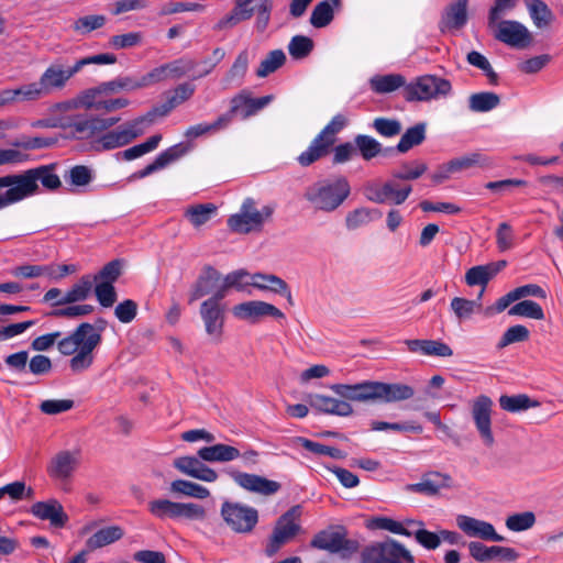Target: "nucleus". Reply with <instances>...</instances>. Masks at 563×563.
<instances>
[{
	"label": "nucleus",
	"mask_w": 563,
	"mask_h": 563,
	"mask_svg": "<svg viewBox=\"0 0 563 563\" xmlns=\"http://www.w3.org/2000/svg\"><path fill=\"white\" fill-rule=\"evenodd\" d=\"M58 163L40 165L19 174L0 177V210L40 194L38 183L46 191H57L62 180L55 173Z\"/></svg>",
	"instance_id": "nucleus-1"
},
{
	"label": "nucleus",
	"mask_w": 563,
	"mask_h": 563,
	"mask_svg": "<svg viewBox=\"0 0 563 563\" xmlns=\"http://www.w3.org/2000/svg\"><path fill=\"white\" fill-rule=\"evenodd\" d=\"M330 388L346 400L379 404L405 401L412 398L416 393L411 385L379 380H363L353 385L334 384Z\"/></svg>",
	"instance_id": "nucleus-2"
},
{
	"label": "nucleus",
	"mask_w": 563,
	"mask_h": 563,
	"mask_svg": "<svg viewBox=\"0 0 563 563\" xmlns=\"http://www.w3.org/2000/svg\"><path fill=\"white\" fill-rule=\"evenodd\" d=\"M102 336L93 332L91 323L82 322L76 330L57 343L58 351L66 356L75 354L69 367L75 373L88 369L93 363V350L101 343Z\"/></svg>",
	"instance_id": "nucleus-3"
},
{
	"label": "nucleus",
	"mask_w": 563,
	"mask_h": 563,
	"mask_svg": "<svg viewBox=\"0 0 563 563\" xmlns=\"http://www.w3.org/2000/svg\"><path fill=\"white\" fill-rule=\"evenodd\" d=\"M351 185L345 176L333 180L324 179L313 183L305 190L303 198L317 210L332 212L350 196Z\"/></svg>",
	"instance_id": "nucleus-4"
},
{
	"label": "nucleus",
	"mask_w": 563,
	"mask_h": 563,
	"mask_svg": "<svg viewBox=\"0 0 563 563\" xmlns=\"http://www.w3.org/2000/svg\"><path fill=\"white\" fill-rule=\"evenodd\" d=\"M347 125L345 115L339 113L321 130V132L312 140L309 147L302 152L297 161L303 166H310L317 161L330 154L336 142V134Z\"/></svg>",
	"instance_id": "nucleus-5"
},
{
	"label": "nucleus",
	"mask_w": 563,
	"mask_h": 563,
	"mask_svg": "<svg viewBox=\"0 0 563 563\" xmlns=\"http://www.w3.org/2000/svg\"><path fill=\"white\" fill-rule=\"evenodd\" d=\"M310 547L330 553H338L345 560L358 552L360 543L354 539H349L346 528L339 525L316 533L310 541Z\"/></svg>",
	"instance_id": "nucleus-6"
},
{
	"label": "nucleus",
	"mask_w": 563,
	"mask_h": 563,
	"mask_svg": "<svg viewBox=\"0 0 563 563\" xmlns=\"http://www.w3.org/2000/svg\"><path fill=\"white\" fill-rule=\"evenodd\" d=\"M274 213V207L264 206L262 210H257L255 201L252 198H246L240 212L229 217L227 223L232 232L240 234H247L250 232H260L266 220Z\"/></svg>",
	"instance_id": "nucleus-7"
},
{
	"label": "nucleus",
	"mask_w": 563,
	"mask_h": 563,
	"mask_svg": "<svg viewBox=\"0 0 563 563\" xmlns=\"http://www.w3.org/2000/svg\"><path fill=\"white\" fill-rule=\"evenodd\" d=\"M451 91L452 85L450 80L435 75H423L405 86L402 96L408 102L429 101L446 97Z\"/></svg>",
	"instance_id": "nucleus-8"
},
{
	"label": "nucleus",
	"mask_w": 563,
	"mask_h": 563,
	"mask_svg": "<svg viewBox=\"0 0 563 563\" xmlns=\"http://www.w3.org/2000/svg\"><path fill=\"white\" fill-rule=\"evenodd\" d=\"M362 563H415V558L400 542L387 537L363 549Z\"/></svg>",
	"instance_id": "nucleus-9"
},
{
	"label": "nucleus",
	"mask_w": 563,
	"mask_h": 563,
	"mask_svg": "<svg viewBox=\"0 0 563 563\" xmlns=\"http://www.w3.org/2000/svg\"><path fill=\"white\" fill-rule=\"evenodd\" d=\"M301 514L302 507L295 505L278 518L265 550L267 555H274L282 545L299 532L300 526L296 523V520L300 518Z\"/></svg>",
	"instance_id": "nucleus-10"
},
{
	"label": "nucleus",
	"mask_w": 563,
	"mask_h": 563,
	"mask_svg": "<svg viewBox=\"0 0 563 563\" xmlns=\"http://www.w3.org/2000/svg\"><path fill=\"white\" fill-rule=\"evenodd\" d=\"M221 517L236 533H250L258 522V511L255 508L229 500L221 506Z\"/></svg>",
	"instance_id": "nucleus-11"
},
{
	"label": "nucleus",
	"mask_w": 563,
	"mask_h": 563,
	"mask_svg": "<svg viewBox=\"0 0 563 563\" xmlns=\"http://www.w3.org/2000/svg\"><path fill=\"white\" fill-rule=\"evenodd\" d=\"M272 100L273 96L271 95L252 98L251 92L243 89L231 98L229 110L222 114L228 119V125H230L236 115L240 114L242 119H247L268 106Z\"/></svg>",
	"instance_id": "nucleus-12"
},
{
	"label": "nucleus",
	"mask_w": 563,
	"mask_h": 563,
	"mask_svg": "<svg viewBox=\"0 0 563 563\" xmlns=\"http://www.w3.org/2000/svg\"><path fill=\"white\" fill-rule=\"evenodd\" d=\"M493 30L497 41L518 49L527 48L533 41L529 30L515 20H498Z\"/></svg>",
	"instance_id": "nucleus-13"
},
{
	"label": "nucleus",
	"mask_w": 563,
	"mask_h": 563,
	"mask_svg": "<svg viewBox=\"0 0 563 563\" xmlns=\"http://www.w3.org/2000/svg\"><path fill=\"white\" fill-rule=\"evenodd\" d=\"M227 474L243 489L263 496L274 495L282 487L280 483L278 482L256 474L240 472L235 468H229Z\"/></svg>",
	"instance_id": "nucleus-14"
},
{
	"label": "nucleus",
	"mask_w": 563,
	"mask_h": 563,
	"mask_svg": "<svg viewBox=\"0 0 563 563\" xmlns=\"http://www.w3.org/2000/svg\"><path fill=\"white\" fill-rule=\"evenodd\" d=\"M79 451H59L49 461L47 474L51 478L66 482L79 466Z\"/></svg>",
	"instance_id": "nucleus-15"
},
{
	"label": "nucleus",
	"mask_w": 563,
	"mask_h": 563,
	"mask_svg": "<svg viewBox=\"0 0 563 563\" xmlns=\"http://www.w3.org/2000/svg\"><path fill=\"white\" fill-rule=\"evenodd\" d=\"M492 399L487 396H479L472 408V416L476 426V429L483 440L484 444L488 448L493 446L495 439L492 432Z\"/></svg>",
	"instance_id": "nucleus-16"
},
{
	"label": "nucleus",
	"mask_w": 563,
	"mask_h": 563,
	"mask_svg": "<svg viewBox=\"0 0 563 563\" xmlns=\"http://www.w3.org/2000/svg\"><path fill=\"white\" fill-rule=\"evenodd\" d=\"M233 314L239 319L249 320L252 323L257 322L262 317H273L276 319L285 318L283 311L277 307L260 300L246 301L234 306Z\"/></svg>",
	"instance_id": "nucleus-17"
},
{
	"label": "nucleus",
	"mask_w": 563,
	"mask_h": 563,
	"mask_svg": "<svg viewBox=\"0 0 563 563\" xmlns=\"http://www.w3.org/2000/svg\"><path fill=\"white\" fill-rule=\"evenodd\" d=\"M457 527L468 537L479 538L485 541L501 542L505 538L498 534L494 526L487 521H483L465 515L456 517Z\"/></svg>",
	"instance_id": "nucleus-18"
},
{
	"label": "nucleus",
	"mask_w": 563,
	"mask_h": 563,
	"mask_svg": "<svg viewBox=\"0 0 563 563\" xmlns=\"http://www.w3.org/2000/svg\"><path fill=\"white\" fill-rule=\"evenodd\" d=\"M468 551L470 555L477 562H488L494 559L500 562H514L519 558L518 552L512 548L499 545L487 547L478 541L470 542Z\"/></svg>",
	"instance_id": "nucleus-19"
},
{
	"label": "nucleus",
	"mask_w": 563,
	"mask_h": 563,
	"mask_svg": "<svg viewBox=\"0 0 563 563\" xmlns=\"http://www.w3.org/2000/svg\"><path fill=\"white\" fill-rule=\"evenodd\" d=\"M30 512L41 520H48L54 528H64L69 519L63 505L55 498L34 503Z\"/></svg>",
	"instance_id": "nucleus-20"
},
{
	"label": "nucleus",
	"mask_w": 563,
	"mask_h": 563,
	"mask_svg": "<svg viewBox=\"0 0 563 563\" xmlns=\"http://www.w3.org/2000/svg\"><path fill=\"white\" fill-rule=\"evenodd\" d=\"M451 487L452 477L449 474L432 471L424 473L419 483L408 484L406 489L426 496H435L441 489Z\"/></svg>",
	"instance_id": "nucleus-21"
},
{
	"label": "nucleus",
	"mask_w": 563,
	"mask_h": 563,
	"mask_svg": "<svg viewBox=\"0 0 563 563\" xmlns=\"http://www.w3.org/2000/svg\"><path fill=\"white\" fill-rule=\"evenodd\" d=\"M196 67V60L187 57H181L170 63L153 68L151 71H148V78L152 85H154L156 82L167 79L168 77L180 78L187 75L188 73L192 71Z\"/></svg>",
	"instance_id": "nucleus-22"
},
{
	"label": "nucleus",
	"mask_w": 563,
	"mask_h": 563,
	"mask_svg": "<svg viewBox=\"0 0 563 563\" xmlns=\"http://www.w3.org/2000/svg\"><path fill=\"white\" fill-rule=\"evenodd\" d=\"M306 402L319 412L347 417L353 413L352 406L345 401L321 394H309L305 398Z\"/></svg>",
	"instance_id": "nucleus-23"
},
{
	"label": "nucleus",
	"mask_w": 563,
	"mask_h": 563,
	"mask_svg": "<svg viewBox=\"0 0 563 563\" xmlns=\"http://www.w3.org/2000/svg\"><path fill=\"white\" fill-rule=\"evenodd\" d=\"M467 3L468 0H456L445 7L439 22L441 33L461 30L466 25L468 20Z\"/></svg>",
	"instance_id": "nucleus-24"
},
{
	"label": "nucleus",
	"mask_w": 563,
	"mask_h": 563,
	"mask_svg": "<svg viewBox=\"0 0 563 563\" xmlns=\"http://www.w3.org/2000/svg\"><path fill=\"white\" fill-rule=\"evenodd\" d=\"M221 280V274L213 266L202 267L198 278L191 286L188 297V303L191 305L203 296L210 295L218 287Z\"/></svg>",
	"instance_id": "nucleus-25"
},
{
	"label": "nucleus",
	"mask_w": 563,
	"mask_h": 563,
	"mask_svg": "<svg viewBox=\"0 0 563 563\" xmlns=\"http://www.w3.org/2000/svg\"><path fill=\"white\" fill-rule=\"evenodd\" d=\"M188 152V147L184 143L176 144L162 153H159L153 163L145 166L143 169H140L133 174V178H144L153 173L165 168L170 163L177 161L183 157Z\"/></svg>",
	"instance_id": "nucleus-26"
},
{
	"label": "nucleus",
	"mask_w": 563,
	"mask_h": 563,
	"mask_svg": "<svg viewBox=\"0 0 563 563\" xmlns=\"http://www.w3.org/2000/svg\"><path fill=\"white\" fill-rule=\"evenodd\" d=\"M150 86H152V82L148 78V73L142 76H119L113 80L102 82L104 95H112L121 91L131 92Z\"/></svg>",
	"instance_id": "nucleus-27"
},
{
	"label": "nucleus",
	"mask_w": 563,
	"mask_h": 563,
	"mask_svg": "<svg viewBox=\"0 0 563 563\" xmlns=\"http://www.w3.org/2000/svg\"><path fill=\"white\" fill-rule=\"evenodd\" d=\"M38 82L45 91L46 97L53 91L62 90L66 87L68 78L64 71L62 58L55 59L41 75Z\"/></svg>",
	"instance_id": "nucleus-28"
},
{
	"label": "nucleus",
	"mask_w": 563,
	"mask_h": 563,
	"mask_svg": "<svg viewBox=\"0 0 563 563\" xmlns=\"http://www.w3.org/2000/svg\"><path fill=\"white\" fill-rule=\"evenodd\" d=\"M200 316L203 320L206 332L212 336L216 342H220L224 325V307H214L202 302L200 306Z\"/></svg>",
	"instance_id": "nucleus-29"
},
{
	"label": "nucleus",
	"mask_w": 563,
	"mask_h": 563,
	"mask_svg": "<svg viewBox=\"0 0 563 563\" xmlns=\"http://www.w3.org/2000/svg\"><path fill=\"white\" fill-rule=\"evenodd\" d=\"M253 287L285 296L288 303L294 306V300L288 284L276 275L255 273Z\"/></svg>",
	"instance_id": "nucleus-30"
},
{
	"label": "nucleus",
	"mask_w": 563,
	"mask_h": 563,
	"mask_svg": "<svg viewBox=\"0 0 563 563\" xmlns=\"http://www.w3.org/2000/svg\"><path fill=\"white\" fill-rule=\"evenodd\" d=\"M120 121L119 117L110 118H90L85 120L75 121L71 126L75 132L80 134V137H89L98 132H103Z\"/></svg>",
	"instance_id": "nucleus-31"
},
{
	"label": "nucleus",
	"mask_w": 563,
	"mask_h": 563,
	"mask_svg": "<svg viewBox=\"0 0 563 563\" xmlns=\"http://www.w3.org/2000/svg\"><path fill=\"white\" fill-rule=\"evenodd\" d=\"M198 456L206 462H231L240 457L241 452L238 448L218 443L211 446H203L198 450Z\"/></svg>",
	"instance_id": "nucleus-32"
},
{
	"label": "nucleus",
	"mask_w": 563,
	"mask_h": 563,
	"mask_svg": "<svg viewBox=\"0 0 563 563\" xmlns=\"http://www.w3.org/2000/svg\"><path fill=\"white\" fill-rule=\"evenodd\" d=\"M92 276L84 275L60 299L53 302V306H65L86 300L92 290Z\"/></svg>",
	"instance_id": "nucleus-33"
},
{
	"label": "nucleus",
	"mask_w": 563,
	"mask_h": 563,
	"mask_svg": "<svg viewBox=\"0 0 563 563\" xmlns=\"http://www.w3.org/2000/svg\"><path fill=\"white\" fill-rule=\"evenodd\" d=\"M254 14V8L250 7L247 0H235L232 11L223 16L214 25L216 30L231 29L242 21L250 20Z\"/></svg>",
	"instance_id": "nucleus-34"
},
{
	"label": "nucleus",
	"mask_w": 563,
	"mask_h": 563,
	"mask_svg": "<svg viewBox=\"0 0 563 563\" xmlns=\"http://www.w3.org/2000/svg\"><path fill=\"white\" fill-rule=\"evenodd\" d=\"M135 140V134L125 131L122 125L118 129L102 134L96 141V148L102 151H110L121 146H125Z\"/></svg>",
	"instance_id": "nucleus-35"
},
{
	"label": "nucleus",
	"mask_w": 563,
	"mask_h": 563,
	"mask_svg": "<svg viewBox=\"0 0 563 563\" xmlns=\"http://www.w3.org/2000/svg\"><path fill=\"white\" fill-rule=\"evenodd\" d=\"M529 15L538 29L550 26L555 16L549 5L542 0H525Z\"/></svg>",
	"instance_id": "nucleus-36"
},
{
	"label": "nucleus",
	"mask_w": 563,
	"mask_h": 563,
	"mask_svg": "<svg viewBox=\"0 0 563 563\" xmlns=\"http://www.w3.org/2000/svg\"><path fill=\"white\" fill-rule=\"evenodd\" d=\"M123 536V529L119 526L104 527L87 539L86 547L93 551L120 540Z\"/></svg>",
	"instance_id": "nucleus-37"
},
{
	"label": "nucleus",
	"mask_w": 563,
	"mask_h": 563,
	"mask_svg": "<svg viewBox=\"0 0 563 563\" xmlns=\"http://www.w3.org/2000/svg\"><path fill=\"white\" fill-rule=\"evenodd\" d=\"M405 86L406 78L400 74L376 75L369 79V87L376 93H389Z\"/></svg>",
	"instance_id": "nucleus-38"
},
{
	"label": "nucleus",
	"mask_w": 563,
	"mask_h": 563,
	"mask_svg": "<svg viewBox=\"0 0 563 563\" xmlns=\"http://www.w3.org/2000/svg\"><path fill=\"white\" fill-rule=\"evenodd\" d=\"M217 206L214 203H198L189 206L184 217L195 227L200 228L206 224L217 213Z\"/></svg>",
	"instance_id": "nucleus-39"
},
{
	"label": "nucleus",
	"mask_w": 563,
	"mask_h": 563,
	"mask_svg": "<svg viewBox=\"0 0 563 563\" xmlns=\"http://www.w3.org/2000/svg\"><path fill=\"white\" fill-rule=\"evenodd\" d=\"M394 177L382 184L384 201L394 205L404 203L412 191L411 185H400Z\"/></svg>",
	"instance_id": "nucleus-40"
},
{
	"label": "nucleus",
	"mask_w": 563,
	"mask_h": 563,
	"mask_svg": "<svg viewBox=\"0 0 563 563\" xmlns=\"http://www.w3.org/2000/svg\"><path fill=\"white\" fill-rule=\"evenodd\" d=\"M426 131L427 124L424 122L417 123L407 129L397 144L398 153H407L412 147L422 144L426 140Z\"/></svg>",
	"instance_id": "nucleus-41"
},
{
	"label": "nucleus",
	"mask_w": 563,
	"mask_h": 563,
	"mask_svg": "<svg viewBox=\"0 0 563 563\" xmlns=\"http://www.w3.org/2000/svg\"><path fill=\"white\" fill-rule=\"evenodd\" d=\"M382 214V211L375 208H356L346 214L345 225L349 230H355L362 225L369 223L375 219H379Z\"/></svg>",
	"instance_id": "nucleus-42"
},
{
	"label": "nucleus",
	"mask_w": 563,
	"mask_h": 563,
	"mask_svg": "<svg viewBox=\"0 0 563 563\" xmlns=\"http://www.w3.org/2000/svg\"><path fill=\"white\" fill-rule=\"evenodd\" d=\"M499 406L503 410L509 412H519L529 408L538 407L540 406V402L538 400L531 399L526 394H518L512 396L501 395L499 398Z\"/></svg>",
	"instance_id": "nucleus-43"
},
{
	"label": "nucleus",
	"mask_w": 563,
	"mask_h": 563,
	"mask_svg": "<svg viewBox=\"0 0 563 563\" xmlns=\"http://www.w3.org/2000/svg\"><path fill=\"white\" fill-rule=\"evenodd\" d=\"M500 103V97L490 91L476 92L468 98V108L473 112H488Z\"/></svg>",
	"instance_id": "nucleus-44"
},
{
	"label": "nucleus",
	"mask_w": 563,
	"mask_h": 563,
	"mask_svg": "<svg viewBox=\"0 0 563 563\" xmlns=\"http://www.w3.org/2000/svg\"><path fill=\"white\" fill-rule=\"evenodd\" d=\"M169 490L173 494L184 495L197 499H205L210 496L208 488L186 479H176L172 482Z\"/></svg>",
	"instance_id": "nucleus-45"
},
{
	"label": "nucleus",
	"mask_w": 563,
	"mask_h": 563,
	"mask_svg": "<svg viewBox=\"0 0 563 563\" xmlns=\"http://www.w3.org/2000/svg\"><path fill=\"white\" fill-rule=\"evenodd\" d=\"M9 103L21 97L25 101H35L46 97L38 81L23 85L18 89H4Z\"/></svg>",
	"instance_id": "nucleus-46"
},
{
	"label": "nucleus",
	"mask_w": 563,
	"mask_h": 563,
	"mask_svg": "<svg viewBox=\"0 0 563 563\" xmlns=\"http://www.w3.org/2000/svg\"><path fill=\"white\" fill-rule=\"evenodd\" d=\"M227 128H229L228 119L221 114L212 123H199L189 126L185 132V136L188 140H194L203 135L214 134L219 131L225 130Z\"/></svg>",
	"instance_id": "nucleus-47"
},
{
	"label": "nucleus",
	"mask_w": 563,
	"mask_h": 563,
	"mask_svg": "<svg viewBox=\"0 0 563 563\" xmlns=\"http://www.w3.org/2000/svg\"><path fill=\"white\" fill-rule=\"evenodd\" d=\"M353 141L356 154L358 153L364 161H371L382 153V144L369 135L357 134Z\"/></svg>",
	"instance_id": "nucleus-48"
},
{
	"label": "nucleus",
	"mask_w": 563,
	"mask_h": 563,
	"mask_svg": "<svg viewBox=\"0 0 563 563\" xmlns=\"http://www.w3.org/2000/svg\"><path fill=\"white\" fill-rule=\"evenodd\" d=\"M451 169L454 173L466 170L473 167H488L492 165L490 159L481 153H472L470 155L461 156L449 161Z\"/></svg>",
	"instance_id": "nucleus-49"
},
{
	"label": "nucleus",
	"mask_w": 563,
	"mask_h": 563,
	"mask_svg": "<svg viewBox=\"0 0 563 563\" xmlns=\"http://www.w3.org/2000/svg\"><path fill=\"white\" fill-rule=\"evenodd\" d=\"M161 141L162 135L155 134L147 139V141H145L144 143L134 145L128 150L117 153V157L125 161L135 159L137 157L143 156L146 153L154 151L158 146Z\"/></svg>",
	"instance_id": "nucleus-50"
},
{
	"label": "nucleus",
	"mask_w": 563,
	"mask_h": 563,
	"mask_svg": "<svg viewBox=\"0 0 563 563\" xmlns=\"http://www.w3.org/2000/svg\"><path fill=\"white\" fill-rule=\"evenodd\" d=\"M285 63L286 55L283 49L271 51L256 69V76L260 78L267 77L269 74L280 68Z\"/></svg>",
	"instance_id": "nucleus-51"
},
{
	"label": "nucleus",
	"mask_w": 563,
	"mask_h": 563,
	"mask_svg": "<svg viewBox=\"0 0 563 563\" xmlns=\"http://www.w3.org/2000/svg\"><path fill=\"white\" fill-rule=\"evenodd\" d=\"M428 169L426 163L420 161L404 162L400 165V169L391 172V177L399 180H415L422 176Z\"/></svg>",
	"instance_id": "nucleus-52"
},
{
	"label": "nucleus",
	"mask_w": 563,
	"mask_h": 563,
	"mask_svg": "<svg viewBox=\"0 0 563 563\" xmlns=\"http://www.w3.org/2000/svg\"><path fill=\"white\" fill-rule=\"evenodd\" d=\"M509 316H520L525 318H530L534 320H543L544 319V311L542 307L533 301V300H522L518 303L514 305L508 310Z\"/></svg>",
	"instance_id": "nucleus-53"
},
{
	"label": "nucleus",
	"mask_w": 563,
	"mask_h": 563,
	"mask_svg": "<svg viewBox=\"0 0 563 563\" xmlns=\"http://www.w3.org/2000/svg\"><path fill=\"white\" fill-rule=\"evenodd\" d=\"M334 19V11L328 0L317 3L310 15V23L316 29L328 26Z\"/></svg>",
	"instance_id": "nucleus-54"
},
{
	"label": "nucleus",
	"mask_w": 563,
	"mask_h": 563,
	"mask_svg": "<svg viewBox=\"0 0 563 563\" xmlns=\"http://www.w3.org/2000/svg\"><path fill=\"white\" fill-rule=\"evenodd\" d=\"M313 47L314 43L310 37L295 35L288 44V52L294 59L300 60L308 57L313 51Z\"/></svg>",
	"instance_id": "nucleus-55"
},
{
	"label": "nucleus",
	"mask_w": 563,
	"mask_h": 563,
	"mask_svg": "<svg viewBox=\"0 0 563 563\" xmlns=\"http://www.w3.org/2000/svg\"><path fill=\"white\" fill-rule=\"evenodd\" d=\"M64 179L71 186L84 187L93 180V170L86 165H76L64 175Z\"/></svg>",
	"instance_id": "nucleus-56"
},
{
	"label": "nucleus",
	"mask_w": 563,
	"mask_h": 563,
	"mask_svg": "<svg viewBox=\"0 0 563 563\" xmlns=\"http://www.w3.org/2000/svg\"><path fill=\"white\" fill-rule=\"evenodd\" d=\"M178 503L169 499H155L148 503V511L158 519H177Z\"/></svg>",
	"instance_id": "nucleus-57"
},
{
	"label": "nucleus",
	"mask_w": 563,
	"mask_h": 563,
	"mask_svg": "<svg viewBox=\"0 0 563 563\" xmlns=\"http://www.w3.org/2000/svg\"><path fill=\"white\" fill-rule=\"evenodd\" d=\"M371 529H382L389 532L411 537L412 532L408 530L402 522L396 521L389 517H374L367 525Z\"/></svg>",
	"instance_id": "nucleus-58"
},
{
	"label": "nucleus",
	"mask_w": 563,
	"mask_h": 563,
	"mask_svg": "<svg viewBox=\"0 0 563 563\" xmlns=\"http://www.w3.org/2000/svg\"><path fill=\"white\" fill-rule=\"evenodd\" d=\"M122 260H112L109 263H107L98 274L92 276L93 283H108L112 284L118 280V278L122 274Z\"/></svg>",
	"instance_id": "nucleus-59"
},
{
	"label": "nucleus",
	"mask_w": 563,
	"mask_h": 563,
	"mask_svg": "<svg viewBox=\"0 0 563 563\" xmlns=\"http://www.w3.org/2000/svg\"><path fill=\"white\" fill-rule=\"evenodd\" d=\"M299 441L303 449L317 455H328L335 460H342L346 456L345 452L334 446L324 445L306 438H299Z\"/></svg>",
	"instance_id": "nucleus-60"
},
{
	"label": "nucleus",
	"mask_w": 563,
	"mask_h": 563,
	"mask_svg": "<svg viewBox=\"0 0 563 563\" xmlns=\"http://www.w3.org/2000/svg\"><path fill=\"white\" fill-rule=\"evenodd\" d=\"M450 306L459 320L471 318L475 310L482 308V303L478 300H468L461 297H454Z\"/></svg>",
	"instance_id": "nucleus-61"
},
{
	"label": "nucleus",
	"mask_w": 563,
	"mask_h": 563,
	"mask_svg": "<svg viewBox=\"0 0 563 563\" xmlns=\"http://www.w3.org/2000/svg\"><path fill=\"white\" fill-rule=\"evenodd\" d=\"M530 332L527 327L516 324L508 328L497 343V349L501 350L512 343L525 342L529 339Z\"/></svg>",
	"instance_id": "nucleus-62"
},
{
	"label": "nucleus",
	"mask_w": 563,
	"mask_h": 563,
	"mask_svg": "<svg viewBox=\"0 0 563 563\" xmlns=\"http://www.w3.org/2000/svg\"><path fill=\"white\" fill-rule=\"evenodd\" d=\"M372 128L382 136L394 137L400 134L402 125L397 119L379 117L374 119Z\"/></svg>",
	"instance_id": "nucleus-63"
},
{
	"label": "nucleus",
	"mask_w": 563,
	"mask_h": 563,
	"mask_svg": "<svg viewBox=\"0 0 563 563\" xmlns=\"http://www.w3.org/2000/svg\"><path fill=\"white\" fill-rule=\"evenodd\" d=\"M223 280L227 283V286H229L230 289L233 288L238 291H245L249 286H253L254 274L251 275L245 269H238L228 274Z\"/></svg>",
	"instance_id": "nucleus-64"
}]
</instances>
